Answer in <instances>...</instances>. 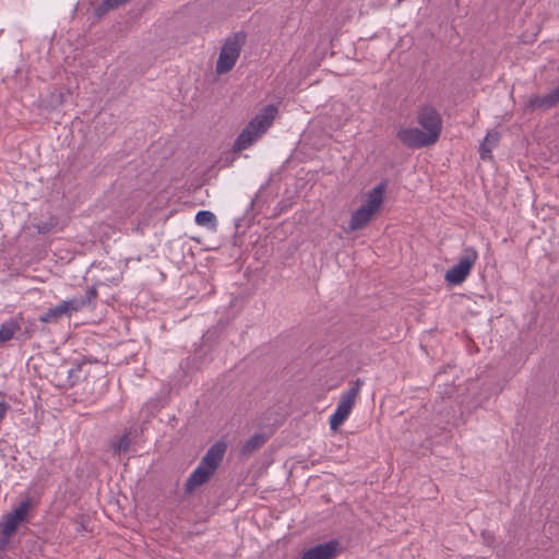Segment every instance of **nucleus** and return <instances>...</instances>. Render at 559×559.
Here are the masks:
<instances>
[{"label": "nucleus", "mask_w": 559, "mask_h": 559, "mask_svg": "<svg viewBox=\"0 0 559 559\" xmlns=\"http://www.w3.org/2000/svg\"><path fill=\"white\" fill-rule=\"evenodd\" d=\"M277 112L278 109L276 106H265L249 121L246 128L237 136L233 147L234 152H241L260 139L272 126Z\"/></svg>", "instance_id": "obj_1"}, {"label": "nucleus", "mask_w": 559, "mask_h": 559, "mask_svg": "<svg viewBox=\"0 0 559 559\" xmlns=\"http://www.w3.org/2000/svg\"><path fill=\"white\" fill-rule=\"evenodd\" d=\"M385 189L386 183L381 182L368 192L366 203L352 214L347 231L362 229L376 217L383 205Z\"/></svg>", "instance_id": "obj_2"}, {"label": "nucleus", "mask_w": 559, "mask_h": 559, "mask_svg": "<svg viewBox=\"0 0 559 559\" xmlns=\"http://www.w3.org/2000/svg\"><path fill=\"white\" fill-rule=\"evenodd\" d=\"M362 385L364 381L361 379H357L353 381L350 383V388L341 395L337 408L330 417V427L332 430L336 431L348 418L356 404Z\"/></svg>", "instance_id": "obj_3"}, {"label": "nucleus", "mask_w": 559, "mask_h": 559, "mask_svg": "<svg viewBox=\"0 0 559 559\" xmlns=\"http://www.w3.org/2000/svg\"><path fill=\"white\" fill-rule=\"evenodd\" d=\"M245 38L246 36L243 34L238 33L226 39L216 62L217 74H225L234 68L240 56Z\"/></svg>", "instance_id": "obj_4"}, {"label": "nucleus", "mask_w": 559, "mask_h": 559, "mask_svg": "<svg viewBox=\"0 0 559 559\" xmlns=\"http://www.w3.org/2000/svg\"><path fill=\"white\" fill-rule=\"evenodd\" d=\"M478 259V252L473 247H466L463 249L459 262L449 269L444 275V278L450 285L462 284L467 276L471 274L473 266Z\"/></svg>", "instance_id": "obj_5"}, {"label": "nucleus", "mask_w": 559, "mask_h": 559, "mask_svg": "<svg viewBox=\"0 0 559 559\" xmlns=\"http://www.w3.org/2000/svg\"><path fill=\"white\" fill-rule=\"evenodd\" d=\"M417 122L425 130L424 132L431 136V141L436 143L442 131V119L440 114L432 106L426 105L418 109Z\"/></svg>", "instance_id": "obj_6"}, {"label": "nucleus", "mask_w": 559, "mask_h": 559, "mask_svg": "<svg viewBox=\"0 0 559 559\" xmlns=\"http://www.w3.org/2000/svg\"><path fill=\"white\" fill-rule=\"evenodd\" d=\"M396 138L409 148H421L435 144L431 141V136H428L418 128H401L396 133Z\"/></svg>", "instance_id": "obj_7"}, {"label": "nucleus", "mask_w": 559, "mask_h": 559, "mask_svg": "<svg viewBox=\"0 0 559 559\" xmlns=\"http://www.w3.org/2000/svg\"><path fill=\"white\" fill-rule=\"evenodd\" d=\"M82 309V302L75 300H64L53 308L48 309L47 312L40 316L39 321L43 323L57 322L63 316H71Z\"/></svg>", "instance_id": "obj_8"}, {"label": "nucleus", "mask_w": 559, "mask_h": 559, "mask_svg": "<svg viewBox=\"0 0 559 559\" xmlns=\"http://www.w3.org/2000/svg\"><path fill=\"white\" fill-rule=\"evenodd\" d=\"M340 550V543L336 539L316 545L302 552L300 559H334Z\"/></svg>", "instance_id": "obj_9"}, {"label": "nucleus", "mask_w": 559, "mask_h": 559, "mask_svg": "<svg viewBox=\"0 0 559 559\" xmlns=\"http://www.w3.org/2000/svg\"><path fill=\"white\" fill-rule=\"evenodd\" d=\"M226 450L227 444L224 441H217L206 451L200 463L215 473L224 459Z\"/></svg>", "instance_id": "obj_10"}, {"label": "nucleus", "mask_w": 559, "mask_h": 559, "mask_svg": "<svg viewBox=\"0 0 559 559\" xmlns=\"http://www.w3.org/2000/svg\"><path fill=\"white\" fill-rule=\"evenodd\" d=\"M214 474L212 469L200 463L186 481V492H193L198 487L206 484Z\"/></svg>", "instance_id": "obj_11"}, {"label": "nucleus", "mask_w": 559, "mask_h": 559, "mask_svg": "<svg viewBox=\"0 0 559 559\" xmlns=\"http://www.w3.org/2000/svg\"><path fill=\"white\" fill-rule=\"evenodd\" d=\"M559 104V85L545 96H533L527 102V107L534 109H549Z\"/></svg>", "instance_id": "obj_12"}, {"label": "nucleus", "mask_w": 559, "mask_h": 559, "mask_svg": "<svg viewBox=\"0 0 559 559\" xmlns=\"http://www.w3.org/2000/svg\"><path fill=\"white\" fill-rule=\"evenodd\" d=\"M24 322V318L22 313H19L14 318H11L8 321H4L0 325V345L11 341L15 334L21 331L22 324Z\"/></svg>", "instance_id": "obj_13"}, {"label": "nucleus", "mask_w": 559, "mask_h": 559, "mask_svg": "<svg viewBox=\"0 0 559 559\" xmlns=\"http://www.w3.org/2000/svg\"><path fill=\"white\" fill-rule=\"evenodd\" d=\"M31 506L32 503L28 499L23 500L7 515V520L3 524H21L27 521Z\"/></svg>", "instance_id": "obj_14"}, {"label": "nucleus", "mask_w": 559, "mask_h": 559, "mask_svg": "<svg viewBox=\"0 0 559 559\" xmlns=\"http://www.w3.org/2000/svg\"><path fill=\"white\" fill-rule=\"evenodd\" d=\"M499 141H500V133L496 130H490L479 146L480 158L481 159H490L492 148L498 145Z\"/></svg>", "instance_id": "obj_15"}, {"label": "nucleus", "mask_w": 559, "mask_h": 559, "mask_svg": "<svg viewBox=\"0 0 559 559\" xmlns=\"http://www.w3.org/2000/svg\"><path fill=\"white\" fill-rule=\"evenodd\" d=\"M266 442V437L262 433H255L252 437H250L241 447L240 453L242 455H250L254 451L262 448Z\"/></svg>", "instance_id": "obj_16"}, {"label": "nucleus", "mask_w": 559, "mask_h": 559, "mask_svg": "<svg viewBox=\"0 0 559 559\" xmlns=\"http://www.w3.org/2000/svg\"><path fill=\"white\" fill-rule=\"evenodd\" d=\"M19 526H0V559L10 548L11 538L16 534Z\"/></svg>", "instance_id": "obj_17"}, {"label": "nucleus", "mask_w": 559, "mask_h": 559, "mask_svg": "<svg viewBox=\"0 0 559 559\" xmlns=\"http://www.w3.org/2000/svg\"><path fill=\"white\" fill-rule=\"evenodd\" d=\"M131 435L132 429H128L119 439L111 442V448L115 454L126 453L129 451L132 443Z\"/></svg>", "instance_id": "obj_18"}, {"label": "nucleus", "mask_w": 559, "mask_h": 559, "mask_svg": "<svg viewBox=\"0 0 559 559\" xmlns=\"http://www.w3.org/2000/svg\"><path fill=\"white\" fill-rule=\"evenodd\" d=\"M195 223L212 230L216 229V216L210 211H200L195 215Z\"/></svg>", "instance_id": "obj_19"}, {"label": "nucleus", "mask_w": 559, "mask_h": 559, "mask_svg": "<svg viewBox=\"0 0 559 559\" xmlns=\"http://www.w3.org/2000/svg\"><path fill=\"white\" fill-rule=\"evenodd\" d=\"M96 298H97V289H96V287L92 286L87 289L86 296L84 298H81V299L73 298L72 300L82 302V308H83L87 305H91Z\"/></svg>", "instance_id": "obj_20"}, {"label": "nucleus", "mask_w": 559, "mask_h": 559, "mask_svg": "<svg viewBox=\"0 0 559 559\" xmlns=\"http://www.w3.org/2000/svg\"><path fill=\"white\" fill-rule=\"evenodd\" d=\"M483 538H484V542L488 545H490L492 542H493V536L486 530H483L480 532Z\"/></svg>", "instance_id": "obj_21"}, {"label": "nucleus", "mask_w": 559, "mask_h": 559, "mask_svg": "<svg viewBox=\"0 0 559 559\" xmlns=\"http://www.w3.org/2000/svg\"><path fill=\"white\" fill-rule=\"evenodd\" d=\"M9 406L4 402H0V420L4 417Z\"/></svg>", "instance_id": "obj_22"}, {"label": "nucleus", "mask_w": 559, "mask_h": 559, "mask_svg": "<svg viewBox=\"0 0 559 559\" xmlns=\"http://www.w3.org/2000/svg\"><path fill=\"white\" fill-rule=\"evenodd\" d=\"M37 229L40 234H46L49 231V226L48 224H40V225H37Z\"/></svg>", "instance_id": "obj_23"}, {"label": "nucleus", "mask_w": 559, "mask_h": 559, "mask_svg": "<svg viewBox=\"0 0 559 559\" xmlns=\"http://www.w3.org/2000/svg\"><path fill=\"white\" fill-rule=\"evenodd\" d=\"M81 527H82V531H84V532H88V531H87V526L82 525Z\"/></svg>", "instance_id": "obj_24"}]
</instances>
